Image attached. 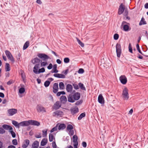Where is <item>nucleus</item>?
I'll list each match as a JSON object with an SVG mask.
<instances>
[{"mask_svg": "<svg viewBox=\"0 0 148 148\" xmlns=\"http://www.w3.org/2000/svg\"><path fill=\"white\" fill-rule=\"evenodd\" d=\"M37 56L39 58L42 59L43 61H44L42 62L41 60L40 62L41 66H45L48 64V63L46 60L48 59H50L49 56L45 53H38Z\"/></svg>", "mask_w": 148, "mask_h": 148, "instance_id": "obj_1", "label": "nucleus"}, {"mask_svg": "<svg viewBox=\"0 0 148 148\" xmlns=\"http://www.w3.org/2000/svg\"><path fill=\"white\" fill-rule=\"evenodd\" d=\"M40 64H36L33 68V71L36 74H39L41 73L44 72L45 71V69L44 68L39 69L40 68Z\"/></svg>", "mask_w": 148, "mask_h": 148, "instance_id": "obj_2", "label": "nucleus"}, {"mask_svg": "<svg viewBox=\"0 0 148 148\" xmlns=\"http://www.w3.org/2000/svg\"><path fill=\"white\" fill-rule=\"evenodd\" d=\"M130 24L125 21H123L121 23V25L123 28V30L125 32H128L131 29V28L130 27Z\"/></svg>", "mask_w": 148, "mask_h": 148, "instance_id": "obj_3", "label": "nucleus"}, {"mask_svg": "<svg viewBox=\"0 0 148 148\" xmlns=\"http://www.w3.org/2000/svg\"><path fill=\"white\" fill-rule=\"evenodd\" d=\"M123 98L127 100L129 98L128 93V90L126 88H124L122 94Z\"/></svg>", "mask_w": 148, "mask_h": 148, "instance_id": "obj_4", "label": "nucleus"}, {"mask_svg": "<svg viewBox=\"0 0 148 148\" xmlns=\"http://www.w3.org/2000/svg\"><path fill=\"white\" fill-rule=\"evenodd\" d=\"M5 53L8 58L10 60L12 63H14L15 61L11 53L9 51L7 50H6L5 51Z\"/></svg>", "mask_w": 148, "mask_h": 148, "instance_id": "obj_5", "label": "nucleus"}, {"mask_svg": "<svg viewBox=\"0 0 148 148\" xmlns=\"http://www.w3.org/2000/svg\"><path fill=\"white\" fill-rule=\"evenodd\" d=\"M121 47L120 44L117 43L116 45V50L117 56L119 58L120 56L121 52Z\"/></svg>", "mask_w": 148, "mask_h": 148, "instance_id": "obj_6", "label": "nucleus"}, {"mask_svg": "<svg viewBox=\"0 0 148 148\" xmlns=\"http://www.w3.org/2000/svg\"><path fill=\"white\" fill-rule=\"evenodd\" d=\"M36 109L38 112H46L45 108L40 104L37 105L36 106Z\"/></svg>", "mask_w": 148, "mask_h": 148, "instance_id": "obj_7", "label": "nucleus"}, {"mask_svg": "<svg viewBox=\"0 0 148 148\" xmlns=\"http://www.w3.org/2000/svg\"><path fill=\"white\" fill-rule=\"evenodd\" d=\"M125 10V6L122 3L119 6L118 10V13L119 15H121L123 14Z\"/></svg>", "mask_w": 148, "mask_h": 148, "instance_id": "obj_8", "label": "nucleus"}, {"mask_svg": "<svg viewBox=\"0 0 148 148\" xmlns=\"http://www.w3.org/2000/svg\"><path fill=\"white\" fill-rule=\"evenodd\" d=\"M10 116H12L17 112V110L16 109L12 108L8 110L7 111Z\"/></svg>", "mask_w": 148, "mask_h": 148, "instance_id": "obj_9", "label": "nucleus"}, {"mask_svg": "<svg viewBox=\"0 0 148 148\" xmlns=\"http://www.w3.org/2000/svg\"><path fill=\"white\" fill-rule=\"evenodd\" d=\"M119 80L121 83L123 84H126L127 82V78L124 75H121L119 77Z\"/></svg>", "mask_w": 148, "mask_h": 148, "instance_id": "obj_10", "label": "nucleus"}, {"mask_svg": "<svg viewBox=\"0 0 148 148\" xmlns=\"http://www.w3.org/2000/svg\"><path fill=\"white\" fill-rule=\"evenodd\" d=\"M73 139L74 148H77L78 145L77 136L76 135H74L73 137Z\"/></svg>", "mask_w": 148, "mask_h": 148, "instance_id": "obj_11", "label": "nucleus"}, {"mask_svg": "<svg viewBox=\"0 0 148 148\" xmlns=\"http://www.w3.org/2000/svg\"><path fill=\"white\" fill-rule=\"evenodd\" d=\"M20 125L21 126H26L30 125V120L28 121H25L20 123Z\"/></svg>", "mask_w": 148, "mask_h": 148, "instance_id": "obj_12", "label": "nucleus"}, {"mask_svg": "<svg viewBox=\"0 0 148 148\" xmlns=\"http://www.w3.org/2000/svg\"><path fill=\"white\" fill-rule=\"evenodd\" d=\"M61 106V104L58 101H57L55 103L53 106L52 108L55 110H57L59 109Z\"/></svg>", "mask_w": 148, "mask_h": 148, "instance_id": "obj_13", "label": "nucleus"}, {"mask_svg": "<svg viewBox=\"0 0 148 148\" xmlns=\"http://www.w3.org/2000/svg\"><path fill=\"white\" fill-rule=\"evenodd\" d=\"M70 111L71 114L73 115H74L78 112V108L77 107H75L71 108Z\"/></svg>", "mask_w": 148, "mask_h": 148, "instance_id": "obj_14", "label": "nucleus"}, {"mask_svg": "<svg viewBox=\"0 0 148 148\" xmlns=\"http://www.w3.org/2000/svg\"><path fill=\"white\" fill-rule=\"evenodd\" d=\"M98 102L101 104H103L104 103V100L101 94H100L98 97Z\"/></svg>", "mask_w": 148, "mask_h": 148, "instance_id": "obj_15", "label": "nucleus"}, {"mask_svg": "<svg viewBox=\"0 0 148 148\" xmlns=\"http://www.w3.org/2000/svg\"><path fill=\"white\" fill-rule=\"evenodd\" d=\"M30 125H35L37 126H39L40 125V123L38 121L34 120H30Z\"/></svg>", "mask_w": 148, "mask_h": 148, "instance_id": "obj_16", "label": "nucleus"}, {"mask_svg": "<svg viewBox=\"0 0 148 148\" xmlns=\"http://www.w3.org/2000/svg\"><path fill=\"white\" fill-rule=\"evenodd\" d=\"M58 90V84L57 83H55L53 86V92L56 93L57 92Z\"/></svg>", "mask_w": 148, "mask_h": 148, "instance_id": "obj_17", "label": "nucleus"}, {"mask_svg": "<svg viewBox=\"0 0 148 148\" xmlns=\"http://www.w3.org/2000/svg\"><path fill=\"white\" fill-rule=\"evenodd\" d=\"M29 143V140L26 139L25 140L24 143L22 145V147L23 148H26Z\"/></svg>", "mask_w": 148, "mask_h": 148, "instance_id": "obj_18", "label": "nucleus"}, {"mask_svg": "<svg viewBox=\"0 0 148 148\" xmlns=\"http://www.w3.org/2000/svg\"><path fill=\"white\" fill-rule=\"evenodd\" d=\"M41 60L38 58H35L33 59L32 60V62L33 64L38 63L37 64H40Z\"/></svg>", "mask_w": 148, "mask_h": 148, "instance_id": "obj_19", "label": "nucleus"}, {"mask_svg": "<svg viewBox=\"0 0 148 148\" xmlns=\"http://www.w3.org/2000/svg\"><path fill=\"white\" fill-rule=\"evenodd\" d=\"M73 98L75 100H77L79 99L80 97V95L79 92L75 93L73 95H72Z\"/></svg>", "mask_w": 148, "mask_h": 148, "instance_id": "obj_20", "label": "nucleus"}, {"mask_svg": "<svg viewBox=\"0 0 148 148\" xmlns=\"http://www.w3.org/2000/svg\"><path fill=\"white\" fill-rule=\"evenodd\" d=\"M2 127L4 129L7 130H9V131H10V130H13V128L11 126L8 125H3Z\"/></svg>", "mask_w": 148, "mask_h": 148, "instance_id": "obj_21", "label": "nucleus"}, {"mask_svg": "<svg viewBox=\"0 0 148 148\" xmlns=\"http://www.w3.org/2000/svg\"><path fill=\"white\" fill-rule=\"evenodd\" d=\"M54 77L60 78H64L65 77V75L61 74L56 73L53 75Z\"/></svg>", "mask_w": 148, "mask_h": 148, "instance_id": "obj_22", "label": "nucleus"}, {"mask_svg": "<svg viewBox=\"0 0 148 148\" xmlns=\"http://www.w3.org/2000/svg\"><path fill=\"white\" fill-rule=\"evenodd\" d=\"M66 90L68 92H71L73 90V87L72 85L70 84H68L66 86Z\"/></svg>", "mask_w": 148, "mask_h": 148, "instance_id": "obj_23", "label": "nucleus"}, {"mask_svg": "<svg viewBox=\"0 0 148 148\" xmlns=\"http://www.w3.org/2000/svg\"><path fill=\"white\" fill-rule=\"evenodd\" d=\"M39 144V142L38 141H35L32 145V148H38Z\"/></svg>", "mask_w": 148, "mask_h": 148, "instance_id": "obj_24", "label": "nucleus"}, {"mask_svg": "<svg viewBox=\"0 0 148 148\" xmlns=\"http://www.w3.org/2000/svg\"><path fill=\"white\" fill-rule=\"evenodd\" d=\"M60 100L63 103H64L67 101L66 97L65 96L62 95L60 97Z\"/></svg>", "mask_w": 148, "mask_h": 148, "instance_id": "obj_25", "label": "nucleus"}, {"mask_svg": "<svg viewBox=\"0 0 148 148\" xmlns=\"http://www.w3.org/2000/svg\"><path fill=\"white\" fill-rule=\"evenodd\" d=\"M48 142L47 139L46 138H44L43 139L40 143V145L42 146H44L46 145Z\"/></svg>", "mask_w": 148, "mask_h": 148, "instance_id": "obj_26", "label": "nucleus"}, {"mask_svg": "<svg viewBox=\"0 0 148 148\" xmlns=\"http://www.w3.org/2000/svg\"><path fill=\"white\" fill-rule=\"evenodd\" d=\"M68 99V101L70 102L73 103L75 101L73 95H70L69 96Z\"/></svg>", "mask_w": 148, "mask_h": 148, "instance_id": "obj_27", "label": "nucleus"}, {"mask_svg": "<svg viewBox=\"0 0 148 148\" xmlns=\"http://www.w3.org/2000/svg\"><path fill=\"white\" fill-rule=\"evenodd\" d=\"M66 125L64 123H61L60 124L58 127L59 130H63L66 128Z\"/></svg>", "mask_w": 148, "mask_h": 148, "instance_id": "obj_28", "label": "nucleus"}, {"mask_svg": "<svg viewBox=\"0 0 148 148\" xmlns=\"http://www.w3.org/2000/svg\"><path fill=\"white\" fill-rule=\"evenodd\" d=\"M53 114L57 116H62L63 114V112L57 110L53 112Z\"/></svg>", "mask_w": 148, "mask_h": 148, "instance_id": "obj_29", "label": "nucleus"}, {"mask_svg": "<svg viewBox=\"0 0 148 148\" xmlns=\"http://www.w3.org/2000/svg\"><path fill=\"white\" fill-rule=\"evenodd\" d=\"M12 124L18 128H19L20 125V123H18V122L15 121H12Z\"/></svg>", "mask_w": 148, "mask_h": 148, "instance_id": "obj_30", "label": "nucleus"}, {"mask_svg": "<svg viewBox=\"0 0 148 148\" xmlns=\"http://www.w3.org/2000/svg\"><path fill=\"white\" fill-rule=\"evenodd\" d=\"M146 22L145 21L144 18L142 17L139 23V25H143L146 24Z\"/></svg>", "mask_w": 148, "mask_h": 148, "instance_id": "obj_31", "label": "nucleus"}, {"mask_svg": "<svg viewBox=\"0 0 148 148\" xmlns=\"http://www.w3.org/2000/svg\"><path fill=\"white\" fill-rule=\"evenodd\" d=\"M79 86V87L81 89L86 90V89L85 87H84L83 84H82L81 83H79L78 84Z\"/></svg>", "mask_w": 148, "mask_h": 148, "instance_id": "obj_32", "label": "nucleus"}, {"mask_svg": "<svg viewBox=\"0 0 148 148\" xmlns=\"http://www.w3.org/2000/svg\"><path fill=\"white\" fill-rule=\"evenodd\" d=\"M55 138L53 134L50 133L49 135V139L50 142L52 141L54 139H55Z\"/></svg>", "mask_w": 148, "mask_h": 148, "instance_id": "obj_33", "label": "nucleus"}, {"mask_svg": "<svg viewBox=\"0 0 148 148\" xmlns=\"http://www.w3.org/2000/svg\"><path fill=\"white\" fill-rule=\"evenodd\" d=\"M47 129H45L42 130V135L43 137H46L47 136Z\"/></svg>", "mask_w": 148, "mask_h": 148, "instance_id": "obj_34", "label": "nucleus"}, {"mask_svg": "<svg viewBox=\"0 0 148 148\" xmlns=\"http://www.w3.org/2000/svg\"><path fill=\"white\" fill-rule=\"evenodd\" d=\"M29 42L28 41H27L24 44L23 49V50H25L29 46Z\"/></svg>", "mask_w": 148, "mask_h": 148, "instance_id": "obj_35", "label": "nucleus"}, {"mask_svg": "<svg viewBox=\"0 0 148 148\" xmlns=\"http://www.w3.org/2000/svg\"><path fill=\"white\" fill-rule=\"evenodd\" d=\"M5 70L6 71H8L10 70V64L8 63H6L5 66Z\"/></svg>", "mask_w": 148, "mask_h": 148, "instance_id": "obj_36", "label": "nucleus"}, {"mask_svg": "<svg viewBox=\"0 0 148 148\" xmlns=\"http://www.w3.org/2000/svg\"><path fill=\"white\" fill-rule=\"evenodd\" d=\"M136 47L137 49L138 50V51L139 53H141V54H142V55H143L144 56H145L146 57H148V55H147V56L145 55L142 53L141 52V51L140 50V49L139 48V45L138 44H137Z\"/></svg>", "mask_w": 148, "mask_h": 148, "instance_id": "obj_37", "label": "nucleus"}, {"mask_svg": "<svg viewBox=\"0 0 148 148\" xmlns=\"http://www.w3.org/2000/svg\"><path fill=\"white\" fill-rule=\"evenodd\" d=\"M59 86L60 89L62 90L64 89V85L63 82H60L59 84Z\"/></svg>", "mask_w": 148, "mask_h": 148, "instance_id": "obj_38", "label": "nucleus"}, {"mask_svg": "<svg viewBox=\"0 0 148 148\" xmlns=\"http://www.w3.org/2000/svg\"><path fill=\"white\" fill-rule=\"evenodd\" d=\"M86 114L85 113H83L81 114L78 118L79 120H81L85 116Z\"/></svg>", "mask_w": 148, "mask_h": 148, "instance_id": "obj_39", "label": "nucleus"}, {"mask_svg": "<svg viewBox=\"0 0 148 148\" xmlns=\"http://www.w3.org/2000/svg\"><path fill=\"white\" fill-rule=\"evenodd\" d=\"M73 126L70 124L68 125L66 127V129L68 131L73 130Z\"/></svg>", "mask_w": 148, "mask_h": 148, "instance_id": "obj_40", "label": "nucleus"}, {"mask_svg": "<svg viewBox=\"0 0 148 148\" xmlns=\"http://www.w3.org/2000/svg\"><path fill=\"white\" fill-rule=\"evenodd\" d=\"M25 89L24 88L21 87L19 89V92L20 94H23L25 92Z\"/></svg>", "mask_w": 148, "mask_h": 148, "instance_id": "obj_41", "label": "nucleus"}, {"mask_svg": "<svg viewBox=\"0 0 148 148\" xmlns=\"http://www.w3.org/2000/svg\"><path fill=\"white\" fill-rule=\"evenodd\" d=\"M9 132L10 133H11L12 137H15L16 136V134L15 133V132L13 131V130L9 131Z\"/></svg>", "mask_w": 148, "mask_h": 148, "instance_id": "obj_42", "label": "nucleus"}, {"mask_svg": "<svg viewBox=\"0 0 148 148\" xmlns=\"http://www.w3.org/2000/svg\"><path fill=\"white\" fill-rule=\"evenodd\" d=\"M57 65L56 64L54 65L53 66V68L52 69L54 70V72H57L58 73V71L57 70Z\"/></svg>", "mask_w": 148, "mask_h": 148, "instance_id": "obj_43", "label": "nucleus"}, {"mask_svg": "<svg viewBox=\"0 0 148 148\" xmlns=\"http://www.w3.org/2000/svg\"><path fill=\"white\" fill-rule=\"evenodd\" d=\"M50 83V82L49 81H46L44 83V86L45 87H47L49 86Z\"/></svg>", "mask_w": 148, "mask_h": 148, "instance_id": "obj_44", "label": "nucleus"}, {"mask_svg": "<svg viewBox=\"0 0 148 148\" xmlns=\"http://www.w3.org/2000/svg\"><path fill=\"white\" fill-rule=\"evenodd\" d=\"M65 94V92L64 91H60L58 92L57 93L56 95L58 96H60L61 94L62 95H64Z\"/></svg>", "mask_w": 148, "mask_h": 148, "instance_id": "obj_45", "label": "nucleus"}, {"mask_svg": "<svg viewBox=\"0 0 148 148\" xmlns=\"http://www.w3.org/2000/svg\"><path fill=\"white\" fill-rule=\"evenodd\" d=\"M77 41L79 44L82 47H83L84 46V45L81 41L79 39H77Z\"/></svg>", "mask_w": 148, "mask_h": 148, "instance_id": "obj_46", "label": "nucleus"}, {"mask_svg": "<svg viewBox=\"0 0 148 148\" xmlns=\"http://www.w3.org/2000/svg\"><path fill=\"white\" fill-rule=\"evenodd\" d=\"M64 61L65 63H68L69 62L70 60L68 58H65L64 59Z\"/></svg>", "mask_w": 148, "mask_h": 148, "instance_id": "obj_47", "label": "nucleus"}, {"mask_svg": "<svg viewBox=\"0 0 148 148\" xmlns=\"http://www.w3.org/2000/svg\"><path fill=\"white\" fill-rule=\"evenodd\" d=\"M73 85L75 89L77 90L79 88L78 85L76 84H73Z\"/></svg>", "mask_w": 148, "mask_h": 148, "instance_id": "obj_48", "label": "nucleus"}, {"mask_svg": "<svg viewBox=\"0 0 148 148\" xmlns=\"http://www.w3.org/2000/svg\"><path fill=\"white\" fill-rule=\"evenodd\" d=\"M58 129V127L57 126L53 128L50 131L51 133H52L54 131H56Z\"/></svg>", "mask_w": 148, "mask_h": 148, "instance_id": "obj_49", "label": "nucleus"}, {"mask_svg": "<svg viewBox=\"0 0 148 148\" xmlns=\"http://www.w3.org/2000/svg\"><path fill=\"white\" fill-rule=\"evenodd\" d=\"M119 37V35L117 34H114V39L115 40H117Z\"/></svg>", "mask_w": 148, "mask_h": 148, "instance_id": "obj_50", "label": "nucleus"}, {"mask_svg": "<svg viewBox=\"0 0 148 148\" xmlns=\"http://www.w3.org/2000/svg\"><path fill=\"white\" fill-rule=\"evenodd\" d=\"M12 143L13 145H17V140L16 139H14L12 141Z\"/></svg>", "mask_w": 148, "mask_h": 148, "instance_id": "obj_51", "label": "nucleus"}, {"mask_svg": "<svg viewBox=\"0 0 148 148\" xmlns=\"http://www.w3.org/2000/svg\"><path fill=\"white\" fill-rule=\"evenodd\" d=\"M5 132V131L3 128L0 127V134H4Z\"/></svg>", "mask_w": 148, "mask_h": 148, "instance_id": "obj_52", "label": "nucleus"}, {"mask_svg": "<svg viewBox=\"0 0 148 148\" xmlns=\"http://www.w3.org/2000/svg\"><path fill=\"white\" fill-rule=\"evenodd\" d=\"M125 12L123 13V15L125 16H127L128 14V11L127 9H125Z\"/></svg>", "mask_w": 148, "mask_h": 148, "instance_id": "obj_53", "label": "nucleus"}, {"mask_svg": "<svg viewBox=\"0 0 148 148\" xmlns=\"http://www.w3.org/2000/svg\"><path fill=\"white\" fill-rule=\"evenodd\" d=\"M69 134L70 136H72L74 134V131L73 130H69Z\"/></svg>", "mask_w": 148, "mask_h": 148, "instance_id": "obj_54", "label": "nucleus"}, {"mask_svg": "<svg viewBox=\"0 0 148 148\" xmlns=\"http://www.w3.org/2000/svg\"><path fill=\"white\" fill-rule=\"evenodd\" d=\"M52 146L53 148H58L57 147V146L55 142H52Z\"/></svg>", "mask_w": 148, "mask_h": 148, "instance_id": "obj_55", "label": "nucleus"}, {"mask_svg": "<svg viewBox=\"0 0 148 148\" xmlns=\"http://www.w3.org/2000/svg\"><path fill=\"white\" fill-rule=\"evenodd\" d=\"M14 82L12 80H11L8 81L7 83V84L8 85H10L13 83Z\"/></svg>", "mask_w": 148, "mask_h": 148, "instance_id": "obj_56", "label": "nucleus"}, {"mask_svg": "<svg viewBox=\"0 0 148 148\" xmlns=\"http://www.w3.org/2000/svg\"><path fill=\"white\" fill-rule=\"evenodd\" d=\"M35 137L37 138H41L42 137V136L41 135V133H39L38 134H36L35 136Z\"/></svg>", "mask_w": 148, "mask_h": 148, "instance_id": "obj_57", "label": "nucleus"}, {"mask_svg": "<svg viewBox=\"0 0 148 148\" xmlns=\"http://www.w3.org/2000/svg\"><path fill=\"white\" fill-rule=\"evenodd\" d=\"M84 72V70L82 69H80L78 71L79 73H83Z\"/></svg>", "mask_w": 148, "mask_h": 148, "instance_id": "obj_58", "label": "nucleus"}, {"mask_svg": "<svg viewBox=\"0 0 148 148\" xmlns=\"http://www.w3.org/2000/svg\"><path fill=\"white\" fill-rule=\"evenodd\" d=\"M82 102V101L80 100V101H78L76 102L75 103V104L77 105H79L81 104Z\"/></svg>", "mask_w": 148, "mask_h": 148, "instance_id": "obj_59", "label": "nucleus"}, {"mask_svg": "<svg viewBox=\"0 0 148 148\" xmlns=\"http://www.w3.org/2000/svg\"><path fill=\"white\" fill-rule=\"evenodd\" d=\"M82 146L84 148H85L86 147L87 144L85 142H83L82 143Z\"/></svg>", "mask_w": 148, "mask_h": 148, "instance_id": "obj_60", "label": "nucleus"}, {"mask_svg": "<svg viewBox=\"0 0 148 148\" xmlns=\"http://www.w3.org/2000/svg\"><path fill=\"white\" fill-rule=\"evenodd\" d=\"M53 65L52 64L50 63L49 65L47 66V69H51L52 68Z\"/></svg>", "mask_w": 148, "mask_h": 148, "instance_id": "obj_61", "label": "nucleus"}, {"mask_svg": "<svg viewBox=\"0 0 148 148\" xmlns=\"http://www.w3.org/2000/svg\"><path fill=\"white\" fill-rule=\"evenodd\" d=\"M130 44H129V51L131 53H132V47L130 46Z\"/></svg>", "mask_w": 148, "mask_h": 148, "instance_id": "obj_62", "label": "nucleus"}, {"mask_svg": "<svg viewBox=\"0 0 148 148\" xmlns=\"http://www.w3.org/2000/svg\"><path fill=\"white\" fill-rule=\"evenodd\" d=\"M7 148H16V147L13 145L9 146Z\"/></svg>", "mask_w": 148, "mask_h": 148, "instance_id": "obj_63", "label": "nucleus"}, {"mask_svg": "<svg viewBox=\"0 0 148 148\" xmlns=\"http://www.w3.org/2000/svg\"><path fill=\"white\" fill-rule=\"evenodd\" d=\"M145 8L146 9L148 8V3H147L145 5Z\"/></svg>", "mask_w": 148, "mask_h": 148, "instance_id": "obj_64", "label": "nucleus"}]
</instances>
